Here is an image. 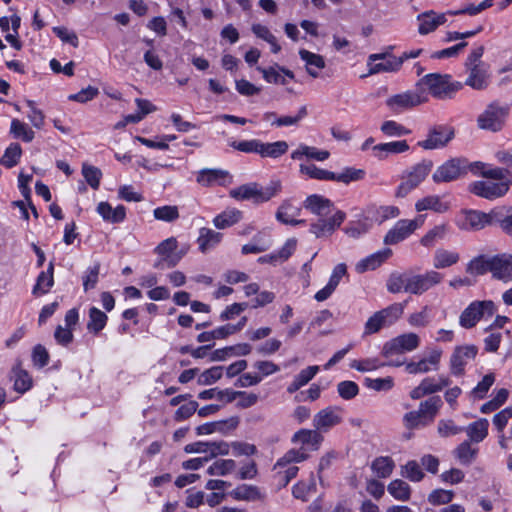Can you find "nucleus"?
<instances>
[{
  "mask_svg": "<svg viewBox=\"0 0 512 512\" xmlns=\"http://www.w3.org/2000/svg\"><path fill=\"white\" fill-rule=\"evenodd\" d=\"M282 191V183L280 180H271L266 187L256 182L243 184L239 187L231 189L229 195L237 201L251 200L255 204L268 202L272 198L278 196Z\"/></svg>",
  "mask_w": 512,
  "mask_h": 512,
  "instance_id": "nucleus-1",
  "label": "nucleus"
},
{
  "mask_svg": "<svg viewBox=\"0 0 512 512\" xmlns=\"http://www.w3.org/2000/svg\"><path fill=\"white\" fill-rule=\"evenodd\" d=\"M420 90L425 87L428 92L437 99H450L456 92L462 89L463 84L453 81L449 74L431 73L422 77L417 83Z\"/></svg>",
  "mask_w": 512,
  "mask_h": 512,
  "instance_id": "nucleus-2",
  "label": "nucleus"
},
{
  "mask_svg": "<svg viewBox=\"0 0 512 512\" xmlns=\"http://www.w3.org/2000/svg\"><path fill=\"white\" fill-rule=\"evenodd\" d=\"M443 403L439 396H432L419 404L418 410L410 411L403 417L406 428L414 429L432 423Z\"/></svg>",
  "mask_w": 512,
  "mask_h": 512,
  "instance_id": "nucleus-3",
  "label": "nucleus"
},
{
  "mask_svg": "<svg viewBox=\"0 0 512 512\" xmlns=\"http://www.w3.org/2000/svg\"><path fill=\"white\" fill-rule=\"evenodd\" d=\"M432 168L433 162L429 159H424L412 166L410 170L405 171L401 176L400 184L396 188L395 197H406L426 179Z\"/></svg>",
  "mask_w": 512,
  "mask_h": 512,
  "instance_id": "nucleus-4",
  "label": "nucleus"
},
{
  "mask_svg": "<svg viewBox=\"0 0 512 512\" xmlns=\"http://www.w3.org/2000/svg\"><path fill=\"white\" fill-rule=\"evenodd\" d=\"M405 303H394L375 312L365 323L364 335L379 332L383 327L394 324L403 314Z\"/></svg>",
  "mask_w": 512,
  "mask_h": 512,
  "instance_id": "nucleus-5",
  "label": "nucleus"
},
{
  "mask_svg": "<svg viewBox=\"0 0 512 512\" xmlns=\"http://www.w3.org/2000/svg\"><path fill=\"white\" fill-rule=\"evenodd\" d=\"M468 172V160L465 158H451L437 167L432 175L435 183L452 182L466 175Z\"/></svg>",
  "mask_w": 512,
  "mask_h": 512,
  "instance_id": "nucleus-6",
  "label": "nucleus"
},
{
  "mask_svg": "<svg viewBox=\"0 0 512 512\" xmlns=\"http://www.w3.org/2000/svg\"><path fill=\"white\" fill-rule=\"evenodd\" d=\"M496 311L493 301H474L461 313L459 323L462 327L470 329L485 316H492Z\"/></svg>",
  "mask_w": 512,
  "mask_h": 512,
  "instance_id": "nucleus-7",
  "label": "nucleus"
},
{
  "mask_svg": "<svg viewBox=\"0 0 512 512\" xmlns=\"http://www.w3.org/2000/svg\"><path fill=\"white\" fill-rule=\"evenodd\" d=\"M427 100L425 91L417 87L416 90H409L389 97L386 100V105L392 112L401 113L425 103Z\"/></svg>",
  "mask_w": 512,
  "mask_h": 512,
  "instance_id": "nucleus-8",
  "label": "nucleus"
},
{
  "mask_svg": "<svg viewBox=\"0 0 512 512\" xmlns=\"http://www.w3.org/2000/svg\"><path fill=\"white\" fill-rule=\"evenodd\" d=\"M507 115L506 107L491 103L478 116L477 125L480 129L497 132L503 128Z\"/></svg>",
  "mask_w": 512,
  "mask_h": 512,
  "instance_id": "nucleus-9",
  "label": "nucleus"
},
{
  "mask_svg": "<svg viewBox=\"0 0 512 512\" xmlns=\"http://www.w3.org/2000/svg\"><path fill=\"white\" fill-rule=\"evenodd\" d=\"M424 223L422 215L415 219H401L386 233L384 243L386 245H395L413 234Z\"/></svg>",
  "mask_w": 512,
  "mask_h": 512,
  "instance_id": "nucleus-10",
  "label": "nucleus"
},
{
  "mask_svg": "<svg viewBox=\"0 0 512 512\" xmlns=\"http://www.w3.org/2000/svg\"><path fill=\"white\" fill-rule=\"evenodd\" d=\"M420 345V337L413 332L401 334L387 341L382 348L384 357H391L416 350Z\"/></svg>",
  "mask_w": 512,
  "mask_h": 512,
  "instance_id": "nucleus-11",
  "label": "nucleus"
},
{
  "mask_svg": "<svg viewBox=\"0 0 512 512\" xmlns=\"http://www.w3.org/2000/svg\"><path fill=\"white\" fill-rule=\"evenodd\" d=\"M496 216L497 213L495 211H491L490 213H484L477 210L465 211L462 213V216L458 221V227L461 230L478 231L488 225L494 224ZM500 221L501 220H497L499 224Z\"/></svg>",
  "mask_w": 512,
  "mask_h": 512,
  "instance_id": "nucleus-12",
  "label": "nucleus"
},
{
  "mask_svg": "<svg viewBox=\"0 0 512 512\" xmlns=\"http://www.w3.org/2000/svg\"><path fill=\"white\" fill-rule=\"evenodd\" d=\"M443 279V275L437 271L430 270L424 274L409 275L406 281V292L421 295L439 284Z\"/></svg>",
  "mask_w": 512,
  "mask_h": 512,
  "instance_id": "nucleus-13",
  "label": "nucleus"
},
{
  "mask_svg": "<svg viewBox=\"0 0 512 512\" xmlns=\"http://www.w3.org/2000/svg\"><path fill=\"white\" fill-rule=\"evenodd\" d=\"M454 138V129L447 125H436L429 129L427 138L419 141V147L434 150L445 147Z\"/></svg>",
  "mask_w": 512,
  "mask_h": 512,
  "instance_id": "nucleus-14",
  "label": "nucleus"
},
{
  "mask_svg": "<svg viewBox=\"0 0 512 512\" xmlns=\"http://www.w3.org/2000/svg\"><path fill=\"white\" fill-rule=\"evenodd\" d=\"M510 183V180L502 182L475 181L469 185V191L482 198L495 199L507 193Z\"/></svg>",
  "mask_w": 512,
  "mask_h": 512,
  "instance_id": "nucleus-15",
  "label": "nucleus"
},
{
  "mask_svg": "<svg viewBox=\"0 0 512 512\" xmlns=\"http://www.w3.org/2000/svg\"><path fill=\"white\" fill-rule=\"evenodd\" d=\"M478 353L475 345H463L455 347L450 358V371L454 376H462L465 366L472 361Z\"/></svg>",
  "mask_w": 512,
  "mask_h": 512,
  "instance_id": "nucleus-16",
  "label": "nucleus"
},
{
  "mask_svg": "<svg viewBox=\"0 0 512 512\" xmlns=\"http://www.w3.org/2000/svg\"><path fill=\"white\" fill-rule=\"evenodd\" d=\"M343 421V409L339 406H329L314 415L313 427L319 432H327Z\"/></svg>",
  "mask_w": 512,
  "mask_h": 512,
  "instance_id": "nucleus-17",
  "label": "nucleus"
},
{
  "mask_svg": "<svg viewBox=\"0 0 512 512\" xmlns=\"http://www.w3.org/2000/svg\"><path fill=\"white\" fill-rule=\"evenodd\" d=\"M345 217L346 214L343 211L337 210L329 218H319L317 222L312 223L310 225V232L317 238L330 236L337 228L341 226L345 220Z\"/></svg>",
  "mask_w": 512,
  "mask_h": 512,
  "instance_id": "nucleus-18",
  "label": "nucleus"
},
{
  "mask_svg": "<svg viewBox=\"0 0 512 512\" xmlns=\"http://www.w3.org/2000/svg\"><path fill=\"white\" fill-rule=\"evenodd\" d=\"M466 73L468 76L464 82L465 85L477 91H482L489 87L491 82L489 64L466 67Z\"/></svg>",
  "mask_w": 512,
  "mask_h": 512,
  "instance_id": "nucleus-19",
  "label": "nucleus"
},
{
  "mask_svg": "<svg viewBox=\"0 0 512 512\" xmlns=\"http://www.w3.org/2000/svg\"><path fill=\"white\" fill-rule=\"evenodd\" d=\"M233 181L232 175L223 169L204 168L198 171L196 182L203 187L214 185L227 186Z\"/></svg>",
  "mask_w": 512,
  "mask_h": 512,
  "instance_id": "nucleus-20",
  "label": "nucleus"
},
{
  "mask_svg": "<svg viewBox=\"0 0 512 512\" xmlns=\"http://www.w3.org/2000/svg\"><path fill=\"white\" fill-rule=\"evenodd\" d=\"M490 273L495 279L509 282L512 280V255L508 253L490 257Z\"/></svg>",
  "mask_w": 512,
  "mask_h": 512,
  "instance_id": "nucleus-21",
  "label": "nucleus"
},
{
  "mask_svg": "<svg viewBox=\"0 0 512 512\" xmlns=\"http://www.w3.org/2000/svg\"><path fill=\"white\" fill-rule=\"evenodd\" d=\"M448 11L445 13H437L434 10H428L417 16L419 22L418 32L421 35H427L435 31L439 26L447 21Z\"/></svg>",
  "mask_w": 512,
  "mask_h": 512,
  "instance_id": "nucleus-22",
  "label": "nucleus"
},
{
  "mask_svg": "<svg viewBox=\"0 0 512 512\" xmlns=\"http://www.w3.org/2000/svg\"><path fill=\"white\" fill-rule=\"evenodd\" d=\"M441 356V350H433L426 358H422L417 362L411 361L406 363L405 370L408 374H421L428 373L430 371H437L439 369Z\"/></svg>",
  "mask_w": 512,
  "mask_h": 512,
  "instance_id": "nucleus-23",
  "label": "nucleus"
},
{
  "mask_svg": "<svg viewBox=\"0 0 512 512\" xmlns=\"http://www.w3.org/2000/svg\"><path fill=\"white\" fill-rule=\"evenodd\" d=\"M303 207L319 218H324L331 214L334 204L322 195L312 194L305 199Z\"/></svg>",
  "mask_w": 512,
  "mask_h": 512,
  "instance_id": "nucleus-24",
  "label": "nucleus"
},
{
  "mask_svg": "<svg viewBox=\"0 0 512 512\" xmlns=\"http://www.w3.org/2000/svg\"><path fill=\"white\" fill-rule=\"evenodd\" d=\"M291 441L295 444H300L305 451L307 449L316 451L323 441V436L315 428L314 430L300 429L292 436Z\"/></svg>",
  "mask_w": 512,
  "mask_h": 512,
  "instance_id": "nucleus-25",
  "label": "nucleus"
},
{
  "mask_svg": "<svg viewBox=\"0 0 512 512\" xmlns=\"http://www.w3.org/2000/svg\"><path fill=\"white\" fill-rule=\"evenodd\" d=\"M372 155L378 160H385L390 155L401 154L409 150L406 140H398L386 143H379L371 148Z\"/></svg>",
  "mask_w": 512,
  "mask_h": 512,
  "instance_id": "nucleus-26",
  "label": "nucleus"
},
{
  "mask_svg": "<svg viewBox=\"0 0 512 512\" xmlns=\"http://www.w3.org/2000/svg\"><path fill=\"white\" fill-rule=\"evenodd\" d=\"M239 424V420L237 417H231L227 420L215 421L204 423L196 427V434L201 435H209L215 432H219L221 434H227L229 431L234 430Z\"/></svg>",
  "mask_w": 512,
  "mask_h": 512,
  "instance_id": "nucleus-27",
  "label": "nucleus"
},
{
  "mask_svg": "<svg viewBox=\"0 0 512 512\" xmlns=\"http://www.w3.org/2000/svg\"><path fill=\"white\" fill-rule=\"evenodd\" d=\"M391 255L392 250L389 248L377 251L360 260L356 264L355 269L358 273H364L369 270H375L376 268L381 266L387 259H389Z\"/></svg>",
  "mask_w": 512,
  "mask_h": 512,
  "instance_id": "nucleus-28",
  "label": "nucleus"
},
{
  "mask_svg": "<svg viewBox=\"0 0 512 512\" xmlns=\"http://www.w3.org/2000/svg\"><path fill=\"white\" fill-rule=\"evenodd\" d=\"M299 56L305 62L306 72L312 78H318L320 71L325 68L326 63L322 55L310 52L306 49L299 50Z\"/></svg>",
  "mask_w": 512,
  "mask_h": 512,
  "instance_id": "nucleus-29",
  "label": "nucleus"
},
{
  "mask_svg": "<svg viewBox=\"0 0 512 512\" xmlns=\"http://www.w3.org/2000/svg\"><path fill=\"white\" fill-rule=\"evenodd\" d=\"M96 211L102 219L108 223H121L126 217V209L123 205L112 208V206L105 201L97 205Z\"/></svg>",
  "mask_w": 512,
  "mask_h": 512,
  "instance_id": "nucleus-30",
  "label": "nucleus"
},
{
  "mask_svg": "<svg viewBox=\"0 0 512 512\" xmlns=\"http://www.w3.org/2000/svg\"><path fill=\"white\" fill-rule=\"evenodd\" d=\"M417 212L431 210L436 213H444L449 209V203L442 200L439 195H428L415 203Z\"/></svg>",
  "mask_w": 512,
  "mask_h": 512,
  "instance_id": "nucleus-31",
  "label": "nucleus"
},
{
  "mask_svg": "<svg viewBox=\"0 0 512 512\" xmlns=\"http://www.w3.org/2000/svg\"><path fill=\"white\" fill-rule=\"evenodd\" d=\"M330 153L327 150H320L314 146L300 144L296 150L291 153L293 160H301L306 157L317 161H325L329 158Z\"/></svg>",
  "mask_w": 512,
  "mask_h": 512,
  "instance_id": "nucleus-32",
  "label": "nucleus"
},
{
  "mask_svg": "<svg viewBox=\"0 0 512 512\" xmlns=\"http://www.w3.org/2000/svg\"><path fill=\"white\" fill-rule=\"evenodd\" d=\"M53 272H54V264H53V262H50L47 267V270L42 271L38 275L36 284L34 285L33 290H32L33 295H35V296L44 295L49 292V290L51 289V287L54 284Z\"/></svg>",
  "mask_w": 512,
  "mask_h": 512,
  "instance_id": "nucleus-33",
  "label": "nucleus"
},
{
  "mask_svg": "<svg viewBox=\"0 0 512 512\" xmlns=\"http://www.w3.org/2000/svg\"><path fill=\"white\" fill-rule=\"evenodd\" d=\"M222 240V234L220 232H216L213 229L203 227L199 230V237L197 239L199 249L201 252H206L216 245H218Z\"/></svg>",
  "mask_w": 512,
  "mask_h": 512,
  "instance_id": "nucleus-34",
  "label": "nucleus"
},
{
  "mask_svg": "<svg viewBox=\"0 0 512 512\" xmlns=\"http://www.w3.org/2000/svg\"><path fill=\"white\" fill-rule=\"evenodd\" d=\"M307 457L308 454L303 447L290 449L276 462L274 470H276L278 474H281V469L285 468L287 465L304 461Z\"/></svg>",
  "mask_w": 512,
  "mask_h": 512,
  "instance_id": "nucleus-35",
  "label": "nucleus"
},
{
  "mask_svg": "<svg viewBox=\"0 0 512 512\" xmlns=\"http://www.w3.org/2000/svg\"><path fill=\"white\" fill-rule=\"evenodd\" d=\"M459 259V253L439 248L434 253L433 266L436 269H444L456 264Z\"/></svg>",
  "mask_w": 512,
  "mask_h": 512,
  "instance_id": "nucleus-36",
  "label": "nucleus"
},
{
  "mask_svg": "<svg viewBox=\"0 0 512 512\" xmlns=\"http://www.w3.org/2000/svg\"><path fill=\"white\" fill-rule=\"evenodd\" d=\"M395 468L393 459L389 456H380L371 463V470L378 478H388Z\"/></svg>",
  "mask_w": 512,
  "mask_h": 512,
  "instance_id": "nucleus-37",
  "label": "nucleus"
},
{
  "mask_svg": "<svg viewBox=\"0 0 512 512\" xmlns=\"http://www.w3.org/2000/svg\"><path fill=\"white\" fill-rule=\"evenodd\" d=\"M489 422L485 418H481L469 424L464 430L472 442L479 443L488 435Z\"/></svg>",
  "mask_w": 512,
  "mask_h": 512,
  "instance_id": "nucleus-38",
  "label": "nucleus"
},
{
  "mask_svg": "<svg viewBox=\"0 0 512 512\" xmlns=\"http://www.w3.org/2000/svg\"><path fill=\"white\" fill-rule=\"evenodd\" d=\"M289 149V145L286 141L279 140L272 143H265L261 141L260 156L263 158L277 159L282 155L286 154Z\"/></svg>",
  "mask_w": 512,
  "mask_h": 512,
  "instance_id": "nucleus-39",
  "label": "nucleus"
},
{
  "mask_svg": "<svg viewBox=\"0 0 512 512\" xmlns=\"http://www.w3.org/2000/svg\"><path fill=\"white\" fill-rule=\"evenodd\" d=\"M10 134L15 139H20L23 142L30 143L35 138V132L28 124L20 121L19 119H12L10 125Z\"/></svg>",
  "mask_w": 512,
  "mask_h": 512,
  "instance_id": "nucleus-40",
  "label": "nucleus"
},
{
  "mask_svg": "<svg viewBox=\"0 0 512 512\" xmlns=\"http://www.w3.org/2000/svg\"><path fill=\"white\" fill-rule=\"evenodd\" d=\"M177 248V240L174 237H170L162 241L156 248L155 252L165 257V261L169 267L175 266L180 260V256H171V253Z\"/></svg>",
  "mask_w": 512,
  "mask_h": 512,
  "instance_id": "nucleus-41",
  "label": "nucleus"
},
{
  "mask_svg": "<svg viewBox=\"0 0 512 512\" xmlns=\"http://www.w3.org/2000/svg\"><path fill=\"white\" fill-rule=\"evenodd\" d=\"M369 74H378L382 72H397L402 67L401 59L395 56H391L389 59H385L382 62H370Z\"/></svg>",
  "mask_w": 512,
  "mask_h": 512,
  "instance_id": "nucleus-42",
  "label": "nucleus"
},
{
  "mask_svg": "<svg viewBox=\"0 0 512 512\" xmlns=\"http://www.w3.org/2000/svg\"><path fill=\"white\" fill-rule=\"evenodd\" d=\"M107 320L108 317L103 311L96 307H91L89 309L87 329L93 334H98L106 326Z\"/></svg>",
  "mask_w": 512,
  "mask_h": 512,
  "instance_id": "nucleus-43",
  "label": "nucleus"
},
{
  "mask_svg": "<svg viewBox=\"0 0 512 512\" xmlns=\"http://www.w3.org/2000/svg\"><path fill=\"white\" fill-rule=\"evenodd\" d=\"M241 217L242 212L237 209L226 210L213 219V224L218 229H225L239 222Z\"/></svg>",
  "mask_w": 512,
  "mask_h": 512,
  "instance_id": "nucleus-44",
  "label": "nucleus"
},
{
  "mask_svg": "<svg viewBox=\"0 0 512 512\" xmlns=\"http://www.w3.org/2000/svg\"><path fill=\"white\" fill-rule=\"evenodd\" d=\"M14 384L13 388L18 393H25L32 387V378L29 373L19 366H16L12 369Z\"/></svg>",
  "mask_w": 512,
  "mask_h": 512,
  "instance_id": "nucleus-45",
  "label": "nucleus"
},
{
  "mask_svg": "<svg viewBox=\"0 0 512 512\" xmlns=\"http://www.w3.org/2000/svg\"><path fill=\"white\" fill-rule=\"evenodd\" d=\"M251 30L256 37L270 44L272 53L277 54L281 51V46L278 44L276 37L267 26L257 23L252 25Z\"/></svg>",
  "mask_w": 512,
  "mask_h": 512,
  "instance_id": "nucleus-46",
  "label": "nucleus"
},
{
  "mask_svg": "<svg viewBox=\"0 0 512 512\" xmlns=\"http://www.w3.org/2000/svg\"><path fill=\"white\" fill-rule=\"evenodd\" d=\"M230 495L236 500L253 501L261 498V492L254 485L242 484L233 489Z\"/></svg>",
  "mask_w": 512,
  "mask_h": 512,
  "instance_id": "nucleus-47",
  "label": "nucleus"
},
{
  "mask_svg": "<svg viewBox=\"0 0 512 512\" xmlns=\"http://www.w3.org/2000/svg\"><path fill=\"white\" fill-rule=\"evenodd\" d=\"M300 173L307 175L311 179L322 181H333L334 172L317 167L314 164H301Z\"/></svg>",
  "mask_w": 512,
  "mask_h": 512,
  "instance_id": "nucleus-48",
  "label": "nucleus"
},
{
  "mask_svg": "<svg viewBox=\"0 0 512 512\" xmlns=\"http://www.w3.org/2000/svg\"><path fill=\"white\" fill-rule=\"evenodd\" d=\"M466 272L471 275H483L490 272V257L486 255L474 257L467 264Z\"/></svg>",
  "mask_w": 512,
  "mask_h": 512,
  "instance_id": "nucleus-49",
  "label": "nucleus"
},
{
  "mask_svg": "<svg viewBox=\"0 0 512 512\" xmlns=\"http://www.w3.org/2000/svg\"><path fill=\"white\" fill-rule=\"evenodd\" d=\"M236 468V462L232 459H219L216 460L208 468V473L211 476H227Z\"/></svg>",
  "mask_w": 512,
  "mask_h": 512,
  "instance_id": "nucleus-50",
  "label": "nucleus"
},
{
  "mask_svg": "<svg viewBox=\"0 0 512 512\" xmlns=\"http://www.w3.org/2000/svg\"><path fill=\"white\" fill-rule=\"evenodd\" d=\"M22 155L21 146L18 143H11L5 150L4 155L0 159V164L7 167L12 168L20 160Z\"/></svg>",
  "mask_w": 512,
  "mask_h": 512,
  "instance_id": "nucleus-51",
  "label": "nucleus"
},
{
  "mask_svg": "<svg viewBox=\"0 0 512 512\" xmlns=\"http://www.w3.org/2000/svg\"><path fill=\"white\" fill-rule=\"evenodd\" d=\"M387 491L398 501H407L411 495V488L408 482H389Z\"/></svg>",
  "mask_w": 512,
  "mask_h": 512,
  "instance_id": "nucleus-52",
  "label": "nucleus"
},
{
  "mask_svg": "<svg viewBox=\"0 0 512 512\" xmlns=\"http://www.w3.org/2000/svg\"><path fill=\"white\" fill-rule=\"evenodd\" d=\"M365 177L363 169L346 167L341 173H334L333 181L349 184L354 181L362 180Z\"/></svg>",
  "mask_w": 512,
  "mask_h": 512,
  "instance_id": "nucleus-53",
  "label": "nucleus"
},
{
  "mask_svg": "<svg viewBox=\"0 0 512 512\" xmlns=\"http://www.w3.org/2000/svg\"><path fill=\"white\" fill-rule=\"evenodd\" d=\"M380 130L388 137H401L411 133L409 129L394 120L384 121L381 124Z\"/></svg>",
  "mask_w": 512,
  "mask_h": 512,
  "instance_id": "nucleus-54",
  "label": "nucleus"
},
{
  "mask_svg": "<svg viewBox=\"0 0 512 512\" xmlns=\"http://www.w3.org/2000/svg\"><path fill=\"white\" fill-rule=\"evenodd\" d=\"M308 114L307 107L301 106L295 116H280L272 121L276 127L297 126Z\"/></svg>",
  "mask_w": 512,
  "mask_h": 512,
  "instance_id": "nucleus-55",
  "label": "nucleus"
},
{
  "mask_svg": "<svg viewBox=\"0 0 512 512\" xmlns=\"http://www.w3.org/2000/svg\"><path fill=\"white\" fill-rule=\"evenodd\" d=\"M292 493L295 498L307 501L316 493V482H296Z\"/></svg>",
  "mask_w": 512,
  "mask_h": 512,
  "instance_id": "nucleus-56",
  "label": "nucleus"
},
{
  "mask_svg": "<svg viewBox=\"0 0 512 512\" xmlns=\"http://www.w3.org/2000/svg\"><path fill=\"white\" fill-rule=\"evenodd\" d=\"M227 482H207V489L211 493L207 495V502L210 506L218 505L224 498V490Z\"/></svg>",
  "mask_w": 512,
  "mask_h": 512,
  "instance_id": "nucleus-57",
  "label": "nucleus"
},
{
  "mask_svg": "<svg viewBox=\"0 0 512 512\" xmlns=\"http://www.w3.org/2000/svg\"><path fill=\"white\" fill-rule=\"evenodd\" d=\"M253 243L242 246V254H258L266 251L270 247V241L264 239L261 233L253 238Z\"/></svg>",
  "mask_w": 512,
  "mask_h": 512,
  "instance_id": "nucleus-58",
  "label": "nucleus"
},
{
  "mask_svg": "<svg viewBox=\"0 0 512 512\" xmlns=\"http://www.w3.org/2000/svg\"><path fill=\"white\" fill-rule=\"evenodd\" d=\"M153 216L156 220L173 222L179 218V210L177 206L165 205L155 208Z\"/></svg>",
  "mask_w": 512,
  "mask_h": 512,
  "instance_id": "nucleus-59",
  "label": "nucleus"
},
{
  "mask_svg": "<svg viewBox=\"0 0 512 512\" xmlns=\"http://www.w3.org/2000/svg\"><path fill=\"white\" fill-rule=\"evenodd\" d=\"M446 225H437L430 229L420 240L424 247H432L438 241L444 238L446 234Z\"/></svg>",
  "mask_w": 512,
  "mask_h": 512,
  "instance_id": "nucleus-60",
  "label": "nucleus"
},
{
  "mask_svg": "<svg viewBox=\"0 0 512 512\" xmlns=\"http://www.w3.org/2000/svg\"><path fill=\"white\" fill-rule=\"evenodd\" d=\"M386 366L385 363L381 362L378 358H366L361 360H353L350 363V367L359 372H369L378 368Z\"/></svg>",
  "mask_w": 512,
  "mask_h": 512,
  "instance_id": "nucleus-61",
  "label": "nucleus"
},
{
  "mask_svg": "<svg viewBox=\"0 0 512 512\" xmlns=\"http://www.w3.org/2000/svg\"><path fill=\"white\" fill-rule=\"evenodd\" d=\"M223 376V367L222 366H214L205 371H203L198 377L199 385H212L218 380H220Z\"/></svg>",
  "mask_w": 512,
  "mask_h": 512,
  "instance_id": "nucleus-62",
  "label": "nucleus"
},
{
  "mask_svg": "<svg viewBox=\"0 0 512 512\" xmlns=\"http://www.w3.org/2000/svg\"><path fill=\"white\" fill-rule=\"evenodd\" d=\"M408 280V274L406 273H393L390 275L387 281V290L390 293H399L401 291L406 292V281Z\"/></svg>",
  "mask_w": 512,
  "mask_h": 512,
  "instance_id": "nucleus-63",
  "label": "nucleus"
},
{
  "mask_svg": "<svg viewBox=\"0 0 512 512\" xmlns=\"http://www.w3.org/2000/svg\"><path fill=\"white\" fill-rule=\"evenodd\" d=\"M82 174L86 180V182L93 189H98L100 186V180L102 177V172L99 168L87 164H83L82 166Z\"/></svg>",
  "mask_w": 512,
  "mask_h": 512,
  "instance_id": "nucleus-64",
  "label": "nucleus"
}]
</instances>
